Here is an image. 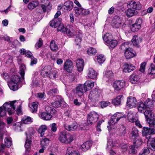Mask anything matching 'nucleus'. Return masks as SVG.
<instances>
[{"instance_id": "f257e3e1", "label": "nucleus", "mask_w": 155, "mask_h": 155, "mask_svg": "<svg viewBox=\"0 0 155 155\" xmlns=\"http://www.w3.org/2000/svg\"><path fill=\"white\" fill-rule=\"evenodd\" d=\"M16 101H14L6 102L4 104L2 107H0V117L4 116L6 112H8L9 115L14 113L15 107L14 104Z\"/></svg>"}, {"instance_id": "f03ea898", "label": "nucleus", "mask_w": 155, "mask_h": 155, "mask_svg": "<svg viewBox=\"0 0 155 155\" xmlns=\"http://www.w3.org/2000/svg\"><path fill=\"white\" fill-rule=\"evenodd\" d=\"M59 135L58 140L62 143H69L73 140V136L65 131L60 132Z\"/></svg>"}, {"instance_id": "7ed1b4c3", "label": "nucleus", "mask_w": 155, "mask_h": 155, "mask_svg": "<svg viewBox=\"0 0 155 155\" xmlns=\"http://www.w3.org/2000/svg\"><path fill=\"white\" fill-rule=\"evenodd\" d=\"M124 114L121 113L117 112L114 114L111 117L110 121L108 122L109 126H107V127L108 128V130H109V127L110 129H114L113 126L119 120L123 117H124Z\"/></svg>"}, {"instance_id": "20e7f679", "label": "nucleus", "mask_w": 155, "mask_h": 155, "mask_svg": "<svg viewBox=\"0 0 155 155\" xmlns=\"http://www.w3.org/2000/svg\"><path fill=\"white\" fill-rule=\"evenodd\" d=\"M88 98L92 104H95L100 100V94L95 91H91L88 95Z\"/></svg>"}, {"instance_id": "39448f33", "label": "nucleus", "mask_w": 155, "mask_h": 155, "mask_svg": "<svg viewBox=\"0 0 155 155\" xmlns=\"http://www.w3.org/2000/svg\"><path fill=\"white\" fill-rule=\"evenodd\" d=\"M99 117V115L95 112H90L88 114L87 118L88 124H92L95 123L97 121Z\"/></svg>"}, {"instance_id": "423d86ee", "label": "nucleus", "mask_w": 155, "mask_h": 155, "mask_svg": "<svg viewBox=\"0 0 155 155\" xmlns=\"http://www.w3.org/2000/svg\"><path fill=\"white\" fill-rule=\"evenodd\" d=\"M73 5L72 2L68 1L64 3L63 6H58V9L59 10L61 9L64 12H68L70 11L72 9Z\"/></svg>"}, {"instance_id": "0eeeda50", "label": "nucleus", "mask_w": 155, "mask_h": 155, "mask_svg": "<svg viewBox=\"0 0 155 155\" xmlns=\"http://www.w3.org/2000/svg\"><path fill=\"white\" fill-rule=\"evenodd\" d=\"M127 6L128 8L138 10L141 9L142 8L141 5L139 2H128L127 3Z\"/></svg>"}, {"instance_id": "6e6552de", "label": "nucleus", "mask_w": 155, "mask_h": 155, "mask_svg": "<svg viewBox=\"0 0 155 155\" xmlns=\"http://www.w3.org/2000/svg\"><path fill=\"white\" fill-rule=\"evenodd\" d=\"M41 7L44 13H45L47 9H50L52 6L51 5L48 0H41Z\"/></svg>"}, {"instance_id": "1a4fd4ad", "label": "nucleus", "mask_w": 155, "mask_h": 155, "mask_svg": "<svg viewBox=\"0 0 155 155\" xmlns=\"http://www.w3.org/2000/svg\"><path fill=\"white\" fill-rule=\"evenodd\" d=\"M142 23V20L141 18H139L137 19L136 22L132 25L131 31L134 32L138 31L140 29Z\"/></svg>"}, {"instance_id": "9d476101", "label": "nucleus", "mask_w": 155, "mask_h": 155, "mask_svg": "<svg viewBox=\"0 0 155 155\" xmlns=\"http://www.w3.org/2000/svg\"><path fill=\"white\" fill-rule=\"evenodd\" d=\"M137 103L135 98L132 97H129L127 98V105L130 108H133L136 107Z\"/></svg>"}, {"instance_id": "9b49d317", "label": "nucleus", "mask_w": 155, "mask_h": 155, "mask_svg": "<svg viewBox=\"0 0 155 155\" xmlns=\"http://www.w3.org/2000/svg\"><path fill=\"white\" fill-rule=\"evenodd\" d=\"M125 86V83L120 81H117L114 82L113 87L116 91H119L123 88Z\"/></svg>"}, {"instance_id": "f8f14e48", "label": "nucleus", "mask_w": 155, "mask_h": 155, "mask_svg": "<svg viewBox=\"0 0 155 155\" xmlns=\"http://www.w3.org/2000/svg\"><path fill=\"white\" fill-rule=\"evenodd\" d=\"M124 55L127 59H130L135 55V52L132 48H129L124 51Z\"/></svg>"}, {"instance_id": "ddd939ff", "label": "nucleus", "mask_w": 155, "mask_h": 155, "mask_svg": "<svg viewBox=\"0 0 155 155\" xmlns=\"http://www.w3.org/2000/svg\"><path fill=\"white\" fill-rule=\"evenodd\" d=\"M49 140L47 138H42L41 140V145L42 148L39 150V153H43L45 149L47 147L49 144Z\"/></svg>"}, {"instance_id": "4468645a", "label": "nucleus", "mask_w": 155, "mask_h": 155, "mask_svg": "<svg viewBox=\"0 0 155 155\" xmlns=\"http://www.w3.org/2000/svg\"><path fill=\"white\" fill-rule=\"evenodd\" d=\"M76 90V94L79 97L82 96L84 93L87 91L84 84H80L77 86Z\"/></svg>"}, {"instance_id": "2eb2a0df", "label": "nucleus", "mask_w": 155, "mask_h": 155, "mask_svg": "<svg viewBox=\"0 0 155 155\" xmlns=\"http://www.w3.org/2000/svg\"><path fill=\"white\" fill-rule=\"evenodd\" d=\"M73 68V64L69 60H67L64 65V69L68 72H71Z\"/></svg>"}, {"instance_id": "dca6fc26", "label": "nucleus", "mask_w": 155, "mask_h": 155, "mask_svg": "<svg viewBox=\"0 0 155 155\" xmlns=\"http://www.w3.org/2000/svg\"><path fill=\"white\" fill-rule=\"evenodd\" d=\"M121 23V19L118 16H115L112 21V25L113 27L118 28Z\"/></svg>"}, {"instance_id": "f3484780", "label": "nucleus", "mask_w": 155, "mask_h": 155, "mask_svg": "<svg viewBox=\"0 0 155 155\" xmlns=\"http://www.w3.org/2000/svg\"><path fill=\"white\" fill-rule=\"evenodd\" d=\"M153 110L146 109V110L143 112L144 114L147 121H149L154 117V114L152 111Z\"/></svg>"}, {"instance_id": "a211bd4d", "label": "nucleus", "mask_w": 155, "mask_h": 155, "mask_svg": "<svg viewBox=\"0 0 155 155\" xmlns=\"http://www.w3.org/2000/svg\"><path fill=\"white\" fill-rule=\"evenodd\" d=\"M26 139L25 142V147L26 149L25 153L26 154L28 155V153L30 151L31 149V140L28 138L27 134L26 133Z\"/></svg>"}, {"instance_id": "6ab92c4d", "label": "nucleus", "mask_w": 155, "mask_h": 155, "mask_svg": "<svg viewBox=\"0 0 155 155\" xmlns=\"http://www.w3.org/2000/svg\"><path fill=\"white\" fill-rule=\"evenodd\" d=\"M51 104L54 107H59L61 106L64 107L66 104L64 101L63 99L61 98L52 103Z\"/></svg>"}, {"instance_id": "aec40b11", "label": "nucleus", "mask_w": 155, "mask_h": 155, "mask_svg": "<svg viewBox=\"0 0 155 155\" xmlns=\"http://www.w3.org/2000/svg\"><path fill=\"white\" fill-rule=\"evenodd\" d=\"M54 114L49 112H43L41 114V117L44 120H50L52 117V116Z\"/></svg>"}, {"instance_id": "412c9836", "label": "nucleus", "mask_w": 155, "mask_h": 155, "mask_svg": "<svg viewBox=\"0 0 155 155\" xmlns=\"http://www.w3.org/2000/svg\"><path fill=\"white\" fill-rule=\"evenodd\" d=\"M78 127V124L75 123H74L70 125L65 124L64 127L65 129L69 131H73L76 130Z\"/></svg>"}, {"instance_id": "4be33fe9", "label": "nucleus", "mask_w": 155, "mask_h": 155, "mask_svg": "<svg viewBox=\"0 0 155 155\" xmlns=\"http://www.w3.org/2000/svg\"><path fill=\"white\" fill-rule=\"evenodd\" d=\"M77 70L79 72H81L83 70L84 66V61L82 59H79L76 61Z\"/></svg>"}, {"instance_id": "5701e85b", "label": "nucleus", "mask_w": 155, "mask_h": 155, "mask_svg": "<svg viewBox=\"0 0 155 155\" xmlns=\"http://www.w3.org/2000/svg\"><path fill=\"white\" fill-rule=\"evenodd\" d=\"M61 19L54 18L49 23V24L53 28H56L58 27L61 22Z\"/></svg>"}, {"instance_id": "b1692460", "label": "nucleus", "mask_w": 155, "mask_h": 155, "mask_svg": "<svg viewBox=\"0 0 155 155\" xmlns=\"http://www.w3.org/2000/svg\"><path fill=\"white\" fill-rule=\"evenodd\" d=\"M66 155H80L79 152L73 147L68 148Z\"/></svg>"}, {"instance_id": "393cba45", "label": "nucleus", "mask_w": 155, "mask_h": 155, "mask_svg": "<svg viewBox=\"0 0 155 155\" xmlns=\"http://www.w3.org/2000/svg\"><path fill=\"white\" fill-rule=\"evenodd\" d=\"M135 67L132 64H126L123 66V71L126 73H129L133 71Z\"/></svg>"}, {"instance_id": "a878e982", "label": "nucleus", "mask_w": 155, "mask_h": 155, "mask_svg": "<svg viewBox=\"0 0 155 155\" xmlns=\"http://www.w3.org/2000/svg\"><path fill=\"white\" fill-rule=\"evenodd\" d=\"M147 146L149 148L153 151L155 150V137L150 138L147 142Z\"/></svg>"}, {"instance_id": "bb28decb", "label": "nucleus", "mask_w": 155, "mask_h": 155, "mask_svg": "<svg viewBox=\"0 0 155 155\" xmlns=\"http://www.w3.org/2000/svg\"><path fill=\"white\" fill-rule=\"evenodd\" d=\"M51 70V68L50 66H46L41 70V75L44 77L47 76Z\"/></svg>"}, {"instance_id": "cd10ccee", "label": "nucleus", "mask_w": 155, "mask_h": 155, "mask_svg": "<svg viewBox=\"0 0 155 155\" xmlns=\"http://www.w3.org/2000/svg\"><path fill=\"white\" fill-rule=\"evenodd\" d=\"M125 13L126 15L128 18L136 15L138 13L137 11L132 9V8H129V9L126 10Z\"/></svg>"}, {"instance_id": "c85d7f7f", "label": "nucleus", "mask_w": 155, "mask_h": 155, "mask_svg": "<svg viewBox=\"0 0 155 155\" xmlns=\"http://www.w3.org/2000/svg\"><path fill=\"white\" fill-rule=\"evenodd\" d=\"M139 136L138 131L135 127H133L132 129L131 133L130 134V137L134 140L137 139Z\"/></svg>"}, {"instance_id": "c756f323", "label": "nucleus", "mask_w": 155, "mask_h": 155, "mask_svg": "<svg viewBox=\"0 0 155 155\" xmlns=\"http://www.w3.org/2000/svg\"><path fill=\"white\" fill-rule=\"evenodd\" d=\"M87 75L89 78L94 79L97 77V73L93 68H90L88 69Z\"/></svg>"}, {"instance_id": "7c9ffc66", "label": "nucleus", "mask_w": 155, "mask_h": 155, "mask_svg": "<svg viewBox=\"0 0 155 155\" xmlns=\"http://www.w3.org/2000/svg\"><path fill=\"white\" fill-rule=\"evenodd\" d=\"M94 82L91 80L87 81L84 84L87 91L89 90L94 86Z\"/></svg>"}, {"instance_id": "2f4dec72", "label": "nucleus", "mask_w": 155, "mask_h": 155, "mask_svg": "<svg viewBox=\"0 0 155 155\" xmlns=\"http://www.w3.org/2000/svg\"><path fill=\"white\" fill-rule=\"evenodd\" d=\"M142 39L140 37H139L137 35H134L132 39V41L134 45L138 46L140 43L141 42Z\"/></svg>"}, {"instance_id": "473e14b6", "label": "nucleus", "mask_w": 155, "mask_h": 155, "mask_svg": "<svg viewBox=\"0 0 155 155\" xmlns=\"http://www.w3.org/2000/svg\"><path fill=\"white\" fill-rule=\"evenodd\" d=\"M144 103L146 109L153 110V100L148 99L144 102Z\"/></svg>"}, {"instance_id": "72a5a7b5", "label": "nucleus", "mask_w": 155, "mask_h": 155, "mask_svg": "<svg viewBox=\"0 0 155 155\" xmlns=\"http://www.w3.org/2000/svg\"><path fill=\"white\" fill-rule=\"evenodd\" d=\"M150 129L148 127H144L142 130V134L143 136L146 137V138L148 140L151 137V135L150 134Z\"/></svg>"}, {"instance_id": "f704fd0d", "label": "nucleus", "mask_w": 155, "mask_h": 155, "mask_svg": "<svg viewBox=\"0 0 155 155\" xmlns=\"http://www.w3.org/2000/svg\"><path fill=\"white\" fill-rule=\"evenodd\" d=\"M92 145V144L90 141H87L85 142L81 146V147L82 150L86 151L90 148Z\"/></svg>"}, {"instance_id": "c9c22d12", "label": "nucleus", "mask_w": 155, "mask_h": 155, "mask_svg": "<svg viewBox=\"0 0 155 155\" xmlns=\"http://www.w3.org/2000/svg\"><path fill=\"white\" fill-rule=\"evenodd\" d=\"M29 107L31 108L32 113L36 112L37 111L38 107V103L37 102H33L31 104H29Z\"/></svg>"}, {"instance_id": "e433bc0d", "label": "nucleus", "mask_w": 155, "mask_h": 155, "mask_svg": "<svg viewBox=\"0 0 155 155\" xmlns=\"http://www.w3.org/2000/svg\"><path fill=\"white\" fill-rule=\"evenodd\" d=\"M50 47L51 49L53 51H56L58 49V46L54 40H52L51 41Z\"/></svg>"}, {"instance_id": "4c0bfd02", "label": "nucleus", "mask_w": 155, "mask_h": 155, "mask_svg": "<svg viewBox=\"0 0 155 155\" xmlns=\"http://www.w3.org/2000/svg\"><path fill=\"white\" fill-rule=\"evenodd\" d=\"M140 77L139 75H132L130 80L131 83L133 84H136L140 79Z\"/></svg>"}, {"instance_id": "58836bf2", "label": "nucleus", "mask_w": 155, "mask_h": 155, "mask_svg": "<svg viewBox=\"0 0 155 155\" xmlns=\"http://www.w3.org/2000/svg\"><path fill=\"white\" fill-rule=\"evenodd\" d=\"M38 72H36L34 74L32 81L34 86H38Z\"/></svg>"}, {"instance_id": "ea45409f", "label": "nucleus", "mask_w": 155, "mask_h": 155, "mask_svg": "<svg viewBox=\"0 0 155 155\" xmlns=\"http://www.w3.org/2000/svg\"><path fill=\"white\" fill-rule=\"evenodd\" d=\"M127 119L129 122L133 123L135 122L136 119L134 116V114L131 112H130L128 113L127 115Z\"/></svg>"}, {"instance_id": "a19ab883", "label": "nucleus", "mask_w": 155, "mask_h": 155, "mask_svg": "<svg viewBox=\"0 0 155 155\" xmlns=\"http://www.w3.org/2000/svg\"><path fill=\"white\" fill-rule=\"evenodd\" d=\"M123 96L122 95H119L117 96L116 98L112 100V103L115 105H119L120 104L121 99Z\"/></svg>"}, {"instance_id": "79ce46f5", "label": "nucleus", "mask_w": 155, "mask_h": 155, "mask_svg": "<svg viewBox=\"0 0 155 155\" xmlns=\"http://www.w3.org/2000/svg\"><path fill=\"white\" fill-rule=\"evenodd\" d=\"M104 76L109 79H111L114 78V74L111 71H106L104 73Z\"/></svg>"}, {"instance_id": "37998d69", "label": "nucleus", "mask_w": 155, "mask_h": 155, "mask_svg": "<svg viewBox=\"0 0 155 155\" xmlns=\"http://www.w3.org/2000/svg\"><path fill=\"white\" fill-rule=\"evenodd\" d=\"M112 38V35H110L109 33H106L104 35L103 39L104 41L107 44L113 39Z\"/></svg>"}, {"instance_id": "c03bdc74", "label": "nucleus", "mask_w": 155, "mask_h": 155, "mask_svg": "<svg viewBox=\"0 0 155 155\" xmlns=\"http://www.w3.org/2000/svg\"><path fill=\"white\" fill-rule=\"evenodd\" d=\"M58 73L57 70L56 69L52 70L50 71V73L49 74L48 76L50 78L54 79L56 78V76Z\"/></svg>"}, {"instance_id": "a18cd8bd", "label": "nucleus", "mask_w": 155, "mask_h": 155, "mask_svg": "<svg viewBox=\"0 0 155 155\" xmlns=\"http://www.w3.org/2000/svg\"><path fill=\"white\" fill-rule=\"evenodd\" d=\"M67 35L68 36H73L75 35L78 36V32L75 31L74 30L72 29H69L68 28L66 29V31Z\"/></svg>"}, {"instance_id": "49530a36", "label": "nucleus", "mask_w": 155, "mask_h": 155, "mask_svg": "<svg viewBox=\"0 0 155 155\" xmlns=\"http://www.w3.org/2000/svg\"><path fill=\"white\" fill-rule=\"evenodd\" d=\"M22 122L25 124H29L32 122V118L30 117L25 116L22 120Z\"/></svg>"}, {"instance_id": "de8ad7c7", "label": "nucleus", "mask_w": 155, "mask_h": 155, "mask_svg": "<svg viewBox=\"0 0 155 155\" xmlns=\"http://www.w3.org/2000/svg\"><path fill=\"white\" fill-rule=\"evenodd\" d=\"M47 130V127L45 125H42L39 127V133L40 134V136L42 137L44 135V132Z\"/></svg>"}, {"instance_id": "09e8293b", "label": "nucleus", "mask_w": 155, "mask_h": 155, "mask_svg": "<svg viewBox=\"0 0 155 155\" xmlns=\"http://www.w3.org/2000/svg\"><path fill=\"white\" fill-rule=\"evenodd\" d=\"M83 8L81 6L77 7H75L74 8L75 14L77 16H78L82 13Z\"/></svg>"}, {"instance_id": "8fccbe9b", "label": "nucleus", "mask_w": 155, "mask_h": 155, "mask_svg": "<svg viewBox=\"0 0 155 155\" xmlns=\"http://www.w3.org/2000/svg\"><path fill=\"white\" fill-rule=\"evenodd\" d=\"M38 3L37 2L32 1L30 2L28 5V8L29 9H32L38 6Z\"/></svg>"}, {"instance_id": "3c124183", "label": "nucleus", "mask_w": 155, "mask_h": 155, "mask_svg": "<svg viewBox=\"0 0 155 155\" xmlns=\"http://www.w3.org/2000/svg\"><path fill=\"white\" fill-rule=\"evenodd\" d=\"M4 142V146L8 147H10L12 145V141L11 140V138L9 137L5 138Z\"/></svg>"}, {"instance_id": "603ef678", "label": "nucleus", "mask_w": 155, "mask_h": 155, "mask_svg": "<svg viewBox=\"0 0 155 155\" xmlns=\"http://www.w3.org/2000/svg\"><path fill=\"white\" fill-rule=\"evenodd\" d=\"M138 109L140 113H142L143 111L146 109V106L144 102H140L139 105L138 106Z\"/></svg>"}, {"instance_id": "864d4df0", "label": "nucleus", "mask_w": 155, "mask_h": 155, "mask_svg": "<svg viewBox=\"0 0 155 155\" xmlns=\"http://www.w3.org/2000/svg\"><path fill=\"white\" fill-rule=\"evenodd\" d=\"M82 33V32L81 31H79L78 32V35L77 36L75 40L76 44L77 45H78L79 43L81 42Z\"/></svg>"}, {"instance_id": "5fc2aeb1", "label": "nucleus", "mask_w": 155, "mask_h": 155, "mask_svg": "<svg viewBox=\"0 0 155 155\" xmlns=\"http://www.w3.org/2000/svg\"><path fill=\"white\" fill-rule=\"evenodd\" d=\"M12 82L15 84L18 83L20 80L19 77L17 75H12L11 78Z\"/></svg>"}, {"instance_id": "6e6d98bb", "label": "nucleus", "mask_w": 155, "mask_h": 155, "mask_svg": "<svg viewBox=\"0 0 155 155\" xmlns=\"http://www.w3.org/2000/svg\"><path fill=\"white\" fill-rule=\"evenodd\" d=\"M117 41L116 40L112 39L110 41L107 43L108 46L111 47L112 48H115L117 45Z\"/></svg>"}, {"instance_id": "4d7b16f0", "label": "nucleus", "mask_w": 155, "mask_h": 155, "mask_svg": "<svg viewBox=\"0 0 155 155\" xmlns=\"http://www.w3.org/2000/svg\"><path fill=\"white\" fill-rule=\"evenodd\" d=\"M25 65L23 64H21L20 67V73L22 79L24 78L25 70Z\"/></svg>"}, {"instance_id": "13d9d810", "label": "nucleus", "mask_w": 155, "mask_h": 155, "mask_svg": "<svg viewBox=\"0 0 155 155\" xmlns=\"http://www.w3.org/2000/svg\"><path fill=\"white\" fill-rule=\"evenodd\" d=\"M67 28L65 27L64 26L63 24L61 22L60 25L58 27L57 30L61 32L64 33L66 32Z\"/></svg>"}, {"instance_id": "bf43d9fd", "label": "nucleus", "mask_w": 155, "mask_h": 155, "mask_svg": "<svg viewBox=\"0 0 155 155\" xmlns=\"http://www.w3.org/2000/svg\"><path fill=\"white\" fill-rule=\"evenodd\" d=\"M149 74H155V65L152 64L148 70Z\"/></svg>"}, {"instance_id": "052dcab7", "label": "nucleus", "mask_w": 155, "mask_h": 155, "mask_svg": "<svg viewBox=\"0 0 155 155\" xmlns=\"http://www.w3.org/2000/svg\"><path fill=\"white\" fill-rule=\"evenodd\" d=\"M17 84H15L11 82L8 84V85L10 89L14 91H16L18 89Z\"/></svg>"}, {"instance_id": "680f3d73", "label": "nucleus", "mask_w": 155, "mask_h": 155, "mask_svg": "<svg viewBox=\"0 0 155 155\" xmlns=\"http://www.w3.org/2000/svg\"><path fill=\"white\" fill-rule=\"evenodd\" d=\"M150 152V151L148 148L147 147H145L144 148L141 152L139 153V155H146L149 154Z\"/></svg>"}, {"instance_id": "e2e57ef3", "label": "nucleus", "mask_w": 155, "mask_h": 155, "mask_svg": "<svg viewBox=\"0 0 155 155\" xmlns=\"http://www.w3.org/2000/svg\"><path fill=\"white\" fill-rule=\"evenodd\" d=\"M45 110L46 112H49L55 114L56 112V110L54 108L50 107L47 106L45 108Z\"/></svg>"}, {"instance_id": "0e129e2a", "label": "nucleus", "mask_w": 155, "mask_h": 155, "mask_svg": "<svg viewBox=\"0 0 155 155\" xmlns=\"http://www.w3.org/2000/svg\"><path fill=\"white\" fill-rule=\"evenodd\" d=\"M87 52L89 55H94L96 53V50L95 48L90 47L88 48Z\"/></svg>"}, {"instance_id": "69168bd1", "label": "nucleus", "mask_w": 155, "mask_h": 155, "mask_svg": "<svg viewBox=\"0 0 155 155\" xmlns=\"http://www.w3.org/2000/svg\"><path fill=\"white\" fill-rule=\"evenodd\" d=\"M120 136H124L126 134V127L123 125H121L120 127Z\"/></svg>"}, {"instance_id": "338daca9", "label": "nucleus", "mask_w": 155, "mask_h": 155, "mask_svg": "<svg viewBox=\"0 0 155 155\" xmlns=\"http://www.w3.org/2000/svg\"><path fill=\"white\" fill-rule=\"evenodd\" d=\"M97 60L99 63H102L105 61V58L102 55H100L97 57Z\"/></svg>"}, {"instance_id": "774afa93", "label": "nucleus", "mask_w": 155, "mask_h": 155, "mask_svg": "<svg viewBox=\"0 0 155 155\" xmlns=\"http://www.w3.org/2000/svg\"><path fill=\"white\" fill-rule=\"evenodd\" d=\"M136 146V145H134L130 146L129 150V152L130 153L134 154L137 153V151L135 149Z\"/></svg>"}]
</instances>
